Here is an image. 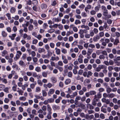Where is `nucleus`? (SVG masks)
I'll use <instances>...</instances> for the list:
<instances>
[{"instance_id":"nucleus-38","label":"nucleus","mask_w":120,"mask_h":120,"mask_svg":"<svg viewBox=\"0 0 120 120\" xmlns=\"http://www.w3.org/2000/svg\"><path fill=\"white\" fill-rule=\"evenodd\" d=\"M34 29L33 26L31 25L30 24L29 25L28 27V30L29 31H31L32 30Z\"/></svg>"},{"instance_id":"nucleus-7","label":"nucleus","mask_w":120,"mask_h":120,"mask_svg":"<svg viewBox=\"0 0 120 120\" xmlns=\"http://www.w3.org/2000/svg\"><path fill=\"white\" fill-rule=\"evenodd\" d=\"M81 99V97L79 96H77L75 101V104L76 105H77L78 104V101L80 100Z\"/></svg>"},{"instance_id":"nucleus-23","label":"nucleus","mask_w":120,"mask_h":120,"mask_svg":"<svg viewBox=\"0 0 120 120\" xmlns=\"http://www.w3.org/2000/svg\"><path fill=\"white\" fill-rule=\"evenodd\" d=\"M8 54V52L6 50H4L2 52V56H5V55Z\"/></svg>"},{"instance_id":"nucleus-35","label":"nucleus","mask_w":120,"mask_h":120,"mask_svg":"<svg viewBox=\"0 0 120 120\" xmlns=\"http://www.w3.org/2000/svg\"><path fill=\"white\" fill-rule=\"evenodd\" d=\"M26 99V98L24 96L20 97L19 98V99L20 100L22 101H25Z\"/></svg>"},{"instance_id":"nucleus-18","label":"nucleus","mask_w":120,"mask_h":120,"mask_svg":"<svg viewBox=\"0 0 120 120\" xmlns=\"http://www.w3.org/2000/svg\"><path fill=\"white\" fill-rule=\"evenodd\" d=\"M38 52L41 53L42 52H44L45 51V50L44 48H39L38 49Z\"/></svg>"},{"instance_id":"nucleus-64","label":"nucleus","mask_w":120,"mask_h":120,"mask_svg":"<svg viewBox=\"0 0 120 120\" xmlns=\"http://www.w3.org/2000/svg\"><path fill=\"white\" fill-rule=\"evenodd\" d=\"M22 118V116L21 114H19L17 118L18 120H21Z\"/></svg>"},{"instance_id":"nucleus-30","label":"nucleus","mask_w":120,"mask_h":120,"mask_svg":"<svg viewBox=\"0 0 120 120\" xmlns=\"http://www.w3.org/2000/svg\"><path fill=\"white\" fill-rule=\"evenodd\" d=\"M16 11L15 8L13 7H11L10 10V11L12 13H15Z\"/></svg>"},{"instance_id":"nucleus-1","label":"nucleus","mask_w":120,"mask_h":120,"mask_svg":"<svg viewBox=\"0 0 120 120\" xmlns=\"http://www.w3.org/2000/svg\"><path fill=\"white\" fill-rule=\"evenodd\" d=\"M100 41L101 42L102 45L104 46H105L107 43H108L110 42V40L108 38H106L105 40L103 38L101 39Z\"/></svg>"},{"instance_id":"nucleus-19","label":"nucleus","mask_w":120,"mask_h":120,"mask_svg":"<svg viewBox=\"0 0 120 120\" xmlns=\"http://www.w3.org/2000/svg\"><path fill=\"white\" fill-rule=\"evenodd\" d=\"M73 32L72 30H70L67 31L66 34V36H69L70 35L72 34L73 33Z\"/></svg>"},{"instance_id":"nucleus-31","label":"nucleus","mask_w":120,"mask_h":120,"mask_svg":"<svg viewBox=\"0 0 120 120\" xmlns=\"http://www.w3.org/2000/svg\"><path fill=\"white\" fill-rule=\"evenodd\" d=\"M93 50L92 49L88 48L87 50V54L90 55L93 52Z\"/></svg>"},{"instance_id":"nucleus-42","label":"nucleus","mask_w":120,"mask_h":120,"mask_svg":"<svg viewBox=\"0 0 120 120\" xmlns=\"http://www.w3.org/2000/svg\"><path fill=\"white\" fill-rule=\"evenodd\" d=\"M93 74V73L90 71H88L87 73V77L88 78H89L90 76H91Z\"/></svg>"},{"instance_id":"nucleus-53","label":"nucleus","mask_w":120,"mask_h":120,"mask_svg":"<svg viewBox=\"0 0 120 120\" xmlns=\"http://www.w3.org/2000/svg\"><path fill=\"white\" fill-rule=\"evenodd\" d=\"M101 9L103 11H108L106 9V7L102 5L101 6Z\"/></svg>"},{"instance_id":"nucleus-51","label":"nucleus","mask_w":120,"mask_h":120,"mask_svg":"<svg viewBox=\"0 0 120 120\" xmlns=\"http://www.w3.org/2000/svg\"><path fill=\"white\" fill-rule=\"evenodd\" d=\"M101 111L104 113H106L107 112V110L106 109L103 108L102 107L101 108Z\"/></svg>"},{"instance_id":"nucleus-62","label":"nucleus","mask_w":120,"mask_h":120,"mask_svg":"<svg viewBox=\"0 0 120 120\" xmlns=\"http://www.w3.org/2000/svg\"><path fill=\"white\" fill-rule=\"evenodd\" d=\"M31 48L32 49L35 51H37V48L34 45H31Z\"/></svg>"},{"instance_id":"nucleus-41","label":"nucleus","mask_w":120,"mask_h":120,"mask_svg":"<svg viewBox=\"0 0 120 120\" xmlns=\"http://www.w3.org/2000/svg\"><path fill=\"white\" fill-rule=\"evenodd\" d=\"M119 43V41L118 39H116L114 41L113 43L114 45H116L117 44Z\"/></svg>"},{"instance_id":"nucleus-39","label":"nucleus","mask_w":120,"mask_h":120,"mask_svg":"<svg viewBox=\"0 0 120 120\" xmlns=\"http://www.w3.org/2000/svg\"><path fill=\"white\" fill-rule=\"evenodd\" d=\"M38 42V40L36 39H34L32 41V44H33L36 45Z\"/></svg>"},{"instance_id":"nucleus-3","label":"nucleus","mask_w":120,"mask_h":120,"mask_svg":"<svg viewBox=\"0 0 120 120\" xmlns=\"http://www.w3.org/2000/svg\"><path fill=\"white\" fill-rule=\"evenodd\" d=\"M108 11H103V15L105 17L106 19H108L111 17V15H108Z\"/></svg>"},{"instance_id":"nucleus-47","label":"nucleus","mask_w":120,"mask_h":120,"mask_svg":"<svg viewBox=\"0 0 120 120\" xmlns=\"http://www.w3.org/2000/svg\"><path fill=\"white\" fill-rule=\"evenodd\" d=\"M67 75L68 77L71 78L72 76V72L71 71L68 72L67 74Z\"/></svg>"},{"instance_id":"nucleus-24","label":"nucleus","mask_w":120,"mask_h":120,"mask_svg":"<svg viewBox=\"0 0 120 120\" xmlns=\"http://www.w3.org/2000/svg\"><path fill=\"white\" fill-rule=\"evenodd\" d=\"M71 82V80L70 79H66L65 82V84L67 85L69 84Z\"/></svg>"},{"instance_id":"nucleus-37","label":"nucleus","mask_w":120,"mask_h":120,"mask_svg":"<svg viewBox=\"0 0 120 120\" xmlns=\"http://www.w3.org/2000/svg\"><path fill=\"white\" fill-rule=\"evenodd\" d=\"M35 70L38 72H40L41 71L40 67L38 66L36 67L35 69Z\"/></svg>"},{"instance_id":"nucleus-16","label":"nucleus","mask_w":120,"mask_h":120,"mask_svg":"<svg viewBox=\"0 0 120 120\" xmlns=\"http://www.w3.org/2000/svg\"><path fill=\"white\" fill-rule=\"evenodd\" d=\"M52 112H48L47 114V115L46 116V118L49 120H50L51 119L52 117L51 115Z\"/></svg>"},{"instance_id":"nucleus-60","label":"nucleus","mask_w":120,"mask_h":120,"mask_svg":"<svg viewBox=\"0 0 120 120\" xmlns=\"http://www.w3.org/2000/svg\"><path fill=\"white\" fill-rule=\"evenodd\" d=\"M99 36L101 37H103L104 35V33L103 32H101L99 34Z\"/></svg>"},{"instance_id":"nucleus-27","label":"nucleus","mask_w":120,"mask_h":120,"mask_svg":"<svg viewBox=\"0 0 120 120\" xmlns=\"http://www.w3.org/2000/svg\"><path fill=\"white\" fill-rule=\"evenodd\" d=\"M61 52L62 53L64 54H67V50L63 48H62L61 49Z\"/></svg>"},{"instance_id":"nucleus-50","label":"nucleus","mask_w":120,"mask_h":120,"mask_svg":"<svg viewBox=\"0 0 120 120\" xmlns=\"http://www.w3.org/2000/svg\"><path fill=\"white\" fill-rule=\"evenodd\" d=\"M17 86L16 85H14L12 87V89L14 91H15L16 90Z\"/></svg>"},{"instance_id":"nucleus-11","label":"nucleus","mask_w":120,"mask_h":120,"mask_svg":"<svg viewBox=\"0 0 120 120\" xmlns=\"http://www.w3.org/2000/svg\"><path fill=\"white\" fill-rule=\"evenodd\" d=\"M98 99L94 98L92 102V104L94 106H95L97 104V102L98 101Z\"/></svg>"},{"instance_id":"nucleus-14","label":"nucleus","mask_w":120,"mask_h":120,"mask_svg":"<svg viewBox=\"0 0 120 120\" xmlns=\"http://www.w3.org/2000/svg\"><path fill=\"white\" fill-rule=\"evenodd\" d=\"M47 110L48 112H52L51 111L52 109L50 105L49 104H48L47 105Z\"/></svg>"},{"instance_id":"nucleus-2","label":"nucleus","mask_w":120,"mask_h":120,"mask_svg":"<svg viewBox=\"0 0 120 120\" xmlns=\"http://www.w3.org/2000/svg\"><path fill=\"white\" fill-rule=\"evenodd\" d=\"M22 54V52L19 51H17L16 52V53L15 57L14 58V60L15 61H16L20 57Z\"/></svg>"},{"instance_id":"nucleus-10","label":"nucleus","mask_w":120,"mask_h":120,"mask_svg":"<svg viewBox=\"0 0 120 120\" xmlns=\"http://www.w3.org/2000/svg\"><path fill=\"white\" fill-rule=\"evenodd\" d=\"M59 59V57L58 56H56L55 57L52 56L51 57L50 60H52V61L56 60L58 61Z\"/></svg>"},{"instance_id":"nucleus-5","label":"nucleus","mask_w":120,"mask_h":120,"mask_svg":"<svg viewBox=\"0 0 120 120\" xmlns=\"http://www.w3.org/2000/svg\"><path fill=\"white\" fill-rule=\"evenodd\" d=\"M62 59L63 60V62L65 64H67L68 63V60L66 58V57L64 55H62Z\"/></svg>"},{"instance_id":"nucleus-49","label":"nucleus","mask_w":120,"mask_h":120,"mask_svg":"<svg viewBox=\"0 0 120 120\" xmlns=\"http://www.w3.org/2000/svg\"><path fill=\"white\" fill-rule=\"evenodd\" d=\"M54 31L55 29H50L49 30H48L47 32L48 33H51L54 32Z\"/></svg>"},{"instance_id":"nucleus-61","label":"nucleus","mask_w":120,"mask_h":120,"mask_svg":"<svg viewBox=\"0 0 120 120\" xmlns=\"http://www.w3.org/2000/svg\"><path fill=\"white\" fill-rule=\"evenodd\" d=\"M75 12L77 14L79 15L81 13V11L80 9H76L75 10Z\"/></svg>"},{"instance_id":"nucleus-29","label":"nucleus","mask_w":120,"mask_h":120,"mask_svg":"<svg viewBox=\"0 0 120 120\" xmlns=\"http://www.w3.org/2000/svg\"><path fill=\"white\" fill-rule=\"evenodd\" d=\"M15 73V71H13L11 72V74H10L8 76V77L9 79H11L12 76V74H13Z\"/></svg>"},{"instance_id":"nucleus-20","label":"nucleus","mask_w":120,"mask_h":120,"mask_svg":"<svg viewBox=\"0 0 120 120\" xmlns=\"http://www.w3.org/2000/svg\"><path fill=\"white\" fill-rule=\"evenodd\" d=\"M55 49L56 50V54L57 55L60 54V49H58L57 47H56L55 48Z\"/></svg>"},{"instance_id":"nucleus-8","label":"nucleus","mask_w":120,"mask_h":120,"mask_svg":"<svg viewBox=\"0 0 120 120\" xmlns=\"http://www.w3.org/2000/svg\"><path fill=\"white\" fill-rule=\"evenodd\" d=\"M23 37L24 39L26 38L27 40H30L31 38V37L29 35H28L26 33H25L23 34Z\"/></svg>"},{"instance_id":"nucleus-55","label":"nucleus","mask_w":120,"mask_h":120,"mask_svg":"<svg viewBox=\"0 0 120 120\" xmlns=\"http://www.w3.org/2000/svg\"><path fill=\"white\" fill-rule=\"evenodd\" d=\"M115 96L114 94L113 93H111L108 94V98H112L114 97Z\"/></svg>"},{"instance_id":"nucleus-17","label":"nucleus","mask_w":120,"mask_h":120,"mask_svg":"<svg viewBox=\"0 0 120 120\" xmlns=\"http://www.w3.org/2000/svg\"><path fill=\"white\" fill-rule=\"evenodd\" d=\"M114 34L112 35L113 37L116 36L117 37H119L120 36V33L118 32H116L114 33Z\"/></svg>"},{"instance_id":"nucleus-58","label":"nucleus","mask_w":120,"mask_h":120,"mask_svg":"<svg viewBox=\"0 0 120 120\" xmlns=\"http://www.w3.org/2000/svg\"><path fill=\"white\" fill-rule=\"evenodd\" d=\"M90 94L91 95H93L96 94V92L94 91H91L90 92Z\"/></svg>"},{"instance_id":"nucleus-36","label":"nucleus","mask_w":120,"mask_h":120,"mask_svg":"<svg viewBox=\"0 0 120 120\" xmlns=\"http://www.w3.org/2000/svg\"><path fill=\"white\" fill-rule=\"evenodd\" d=\"M54 91L55 90L54 89H50L48 93V94H49L50 93L51 94H53L54 93Z\"/></svg>"},{"instance_id":"nucleus-63","label":"nucleus","mask_w":120,"mask_h":120,"mask_svg":"<svg viewBox=\"0 0 120 120\" xmlns=\"http://www.w3.org/2000/svg\"><path fill=\"white\" fill-rule=\"evenodd\" d=\"M42 110L44 111H45L47 109L45 105H43L41 108Z\"/></svg>"},{"instance_id":"nucleus-12","label":"nucleus","mask_w":120,"mask_h":120,"mask_svg":"<svg viewBox=\"0 0 120 120\" xmlns=\"http://www.w3.org/2000/svg\"><path fill=\"white\" fill-rule=\"evenodd\" d=\"M41 7L42 9H45L47 8V6L46 4L44 3H42L41 5Z\"/></svg>"},{"instance_id":"nucleus-26","label":"nucleus","mask_w":120,"mask_h":120,"mask_svg":"<svg viewBox=\"0 0 120 120\" xmlns=\"http://www.w3.org/2000/svg\"><path fill=\"white\" fill-rule=\"evenodd\" d=\"M78 61L80 64L82 63H83V59L82 58L80 57L79 56H78Z\"/></svg>"},{"instance_id":"nucleus-56","label":"nucleus","mask_w":120,"mask_h":120,"mask_svg":"<svg viewBox=\"0 0 120 120\" xmlns=\"http://www.w3.org/2000/svg\"><path fill=\"white\" fill-rule=\"evenodd\" d=\"M58 27L59 29L60 30H62L63 28V25L61 24H58Z\"/></svg>"},{"instance_id":"nucleus-4","label":"nucleus","mask_w":120,"mask_h":120,"mask_svg":"<svg viewBox=\"0 0 120 120\" xmlns=\"http://www.w3.org/2000/svg\"><path fill=\"white\" fill-rule=\"evenodd\" d=\"M53 85L51 83L49 82L47 84H44L43 86L45 88H47V87H48L49 88H50L53 86Z\"/></svg>"},{"instance_id":"nucleus-21","label":"nucleus","mask_w":120,"mask_h":120,"mask_svg":"<svg viewBox=\"0 0 120 120\" xmlns=\"http://www.w3.org/2000/svg\"><path fill=\"white\" fill-rule=\"evenodd\" d=\"M41 91V89L40 87H37L35 89V92L36 93H39Z\"/></svg>"},{"instance_id":"nucleus-22","label":"nucleus","mask_w":120,"mask_h":120,"mask_svg":"<svg viewBox=\"0 0 120 120\" xmlns=\"http://www.w3.org/2000/svg\"><path fill=\"white\" fill-rule=\"evenodd\" d=\"M101 97V94L100 93H98L97 95H95L94 96V98H100Z\"/></svg>"},{"instance_id":"nucleus-43","label":"nucleus","mask_w":120,"mask_h":120,"mask_svg":"<svg viewBox=\"0 0 120 120\" xmlns=\"http://www.w3.org/2000/svg\"><path fill=\"white\" fill-rule=\"evenodd\" d=\"M36 84V83H32L30 84V87L31 88L33 89L35 87V86Z\"/></svg>"},{"instance_id":"nucleus-15","label":"nucleus","mask_w":120,"mask_h":120,"mask_svg":"<svg viewBox=\"0 0 120 120\" xmlns=\"http://www.w3.org/2000/svg\"><path fill=\"white\" fill-rule=\"evenodd\" d=\"M100 38V37L99 36L97 35L96 36L94 37L93 39V40L94 41H98Z\"/></svg>"},{"instance_id":"nucleus-28","label":"nucleus","mask_w":120,"mask_h":120,"mask_svg":"<svg viewBox=\"0 0 120 120\" xmlns=\"http://www.w3.org/2000/svg\"><path fill=\"white\" fill-rule=\"evenodd\" d=\"M52 20L54 22H58L59 21H60V19L59 18H53Z\"/></svg>"},{"instance_id":"nucleus-9","label":"nucleus","mask_w":120,"mask_h":120,"mask_svg":"<svg viewBox=\"0 0 120 120\" xmlns=\"http://www.w3.org/2000/svg\"><path fill=\"white\" fill-rule=\"evenodd\" d=\"M91 5L89 4H88L86 6L85 8V10L86 12H89V11L88 10L91 9Z\"/></svg>"},{"instance_id":"nucleus-48","label":"nucleus","mask_w":120,"mask_h":120,"mask_svg":"<svg viewBox=\"0 0 120 120\" xmlns=\"http://www.w3.org/2000/svg\"><path fill=\"white\" fill-rule=\"evenodd\" d=\"M47 100L48 101V103H49L53 102L54 101V99L52 98L48 99Z\"/></svg>"},{"instance_id":"nucleus-54","label":"nucleus","mask_w":120,"mask_h":120,"mask_svg":"<svg viewBox=\"0 0 120 120\" xmlns=\"http://www.w3.org/2000/svg\"><path fill=\"white\" fill-rule=\"evenodd\" d=\"M43 28L44 29H46L48 27V26L46 23H44L43 25Z\"/></svg>"},{"instance_id":"nucleus-45","label":"nucleus","mask_w":120,"mask_h":120,"mask_svg":"<svg viewBox=\"0 0 120 120\" xmlns=\"http://www.w3.org/2000/svg\"><path fill=\"white\" fill-rule=\"evenodd\" d=\"M90 14L92 15H95L96 13V11L94 10H91L90 12Z\"/></svg>"},{"instance_id":"nucleus-52","label":"nucleus","mask_w":120,"mask_h":120,"mask_svg":"<svg viewBox=\"0 0 120 120\" xmlns=\"http://www.w3.org/2000/svg\"><path fill=\"white\" fill-rule=\"evenodd\" d=\"M38 2L36 0H33L32 1V4L34 5H36L38 4Z\"/></svg>"},{"instance_id":"nucleus-57","label":"nucleus","mask_w":120,"mask_h":120,"mask_svg":"<svg viewBox=\"0 0 120 120\" xmlns=\"http://www.w3.org/2000/svg\"><path fill=\"white\" fill-rule=\"evenodd\" d=\"M63 37L60 35H58L57 37V39L59 41H61L62 40H63Z\"/></svg>"},{"instance_id":"nucleus-6","label":"nucleus","mask_w":120,"mask_h":120,"mask_svg":"<svg viewBox=\"0 0 120 120\" xmlns=\"http://www.w3.org/2000/svg\"><path fill=\"white\" fill-rule=\"evenodd\" d=\"M52 108L53 110L55 111L57 110H59L60 109V106L55 105H53L52 106Z\"/></svg>"},{"instance_id":"nucleus-40","label":"nucleus","mask_w":120,"mask_h":120,"mask_svg":"<svg viewBox=\"0 0 120 120\" xmlns=\"http://www.w3.org/2000/svg\"><path fill=\"white\" fill-rule=\"evenodd\" d=\"M19 64L20 65L22 66H23L25 65V63L22 60H20L19 61Z\"/></svg>"},{"instance_id":"nucleus-34","label":"nucleus","mask_w":120,"mask_h":120,"mask_svg":"<svg viewBox=\"0 0 120 120\" xmlns=\"http://www.w3.org/2000/svg\"><path fill=\"white\" fill-rule=\"evenodd\" d=\"M81 23V21L79 20L76 19L74 23L75 25H77L78 24H80Z\"/></svg>"},{"instance_id":"nucleus-13","label":"nucleus","mask_w":120,"mask_h":120,"mask_svg":"<svg viewBox=\"0 0 120 120\" xmlns=\"http://www.w3.org/2000/svg\"><path fill=\"white\" fill-rule=\"evenodd\" d=\"M51 80L53 83H55L56 82L57 80L56 78L55 77H52L51 78Z\"/></svg>"},{"instance_id":"nucleus-59","label":"nucleus","mask_w":120,"mask_h":120,"mask_svg":"<svg viewBox=\"0 0 120 120\" xmlns=\"http://www.w3.org/2000/svg\"><path fill=\"white\" fill-rule=\"evenodd\" d=\"M81 15L82 17H86L87 15L86 13L85 12H83L81 13Z\"/></svg>"},{"instance_id":"nucleus-32","label":"nucleus","mask_w":120,"mask_h":120,"mask_svg":"<svg viewBox=\"0 0 120 120\" xmlns=\"http://www.w3.org/2000/svg\"><path fill=\"white\" fill-rule=\"evenodd\" d=\"M33 107L36 110H38L40 109V107L38 105L36 104H34L33 105Z\"/></svg>"},{"instance_id":"nucleus-33","label":"nucleus","mask_w":120,"mask_h":120,"mask_svg":"<svg viewBox=\"0 0 120 120\" xmlns=\"http://www.w3.org/2000/svg\"><path fill=\"white\" fill-rule=\"evenodd\" d=\"M2 35L3 37H6L7 35V33L5 31H3L2 32Z\"/></svg>"},{"instance_id":"nucleus-46","label":"nucleus","mask_w":120,"mask_h":120,"mask_svg":"<svg viewBox=\"0 0 120 120\" xmlns=\"http://www.w3.org/2000/svg\"><path fill=\"white\" fill-rule=\"evenodd\" d=\"M61 99L62 98L61 97H59L58 98L55 100V102L56 103H59L60 102V100H61Z\"/></svg>"},{"instance_id":"nucleus-44","label":"nucleus","mask_w":120,"mask_h":120,"mask_svg":"<svg viewBox=\"0 0 120 120\" xmlns=\"http://www.w3.org/2000/svg\"><path fill=\"white\" fill-rule=\"evenodd\" d=\"M21 105L22 106L23 105L25 106H27L28 105V103L27 102H26L24 103L21 102Z\"/></svg>"},{"instance_id":"nucleus-25","label":"nucleus","mask_w":120,"mask_h":120,"mask_svg":"<svg viewBox=\"0 0 120 120\" xmlns=\"http://www.w3.org/2000/svg\"><path fill=\"white\" fill-rule=\"evenodd\" d=\"M27 54L26 53H24L23 54L21 57V59L23 60H26L27 58Z\"/></svg>"}]
</instances>
